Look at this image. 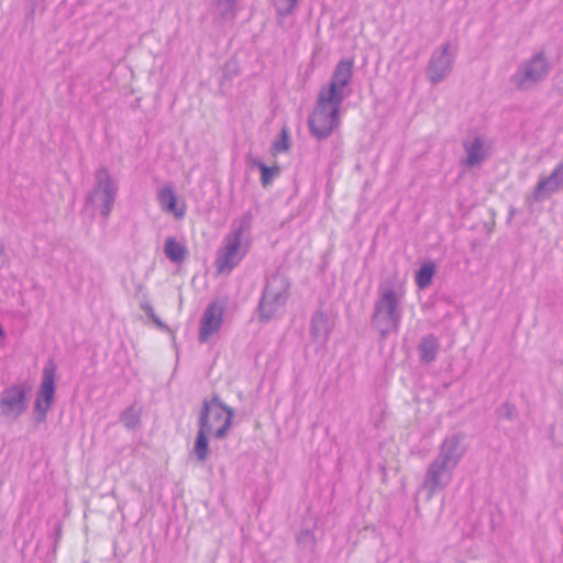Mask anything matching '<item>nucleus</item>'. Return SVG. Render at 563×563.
<instances>
[{
  "label": "nucleus",
  "mask_w": 563,
  "mask_h": 563,
  "mask_svg": "<svg viewBox=\"0 0 563 563\" xmlns=\"http://www.w3.org/2000/svg\"><path fill=\"white\" fill-rule=\"evenodd\" d=\"M515 407L508 402L504 404L500 408V416L511 420L515 416Z\"/></svg>",
  "instance_id": "c85d7f7f"
},
{
  "label": "nucleus",
  "mask_w": 563,
  "mask_h": 563,
  "mask_svg": "<svg viewBox=\"0 0 563 563\" xmlns=\"http://www.w3.org/2000/svg\"><path fill=\"white\" fill-rule=\"evenodd\" d=\"M223 309L217 303H210L200 320L199 342L205 343L208 339L219 331L222 324Z\"/></svg>",
  "instance_id": "4468645a"
},
{
  "label": "nucleus",
  "mask_w": 563,
  "mask_h": 563,
  "mask_svg": "<svg viewBox=\"0 0 563 563\" xmlns=\"http://www.w3.org/2000/svg\"><path fill=\"white\" fill-rule=\"evenodd\" d=\"M164 253L173 263H181L186 258L187 249L175 238L169 236L165 241Z\"/></svg>",
  "instance_id": "aec40b11"
},
{
  "label": "nucleus",
  "mask_w": 563,
  "mask_h": 563,
  "mask_svg": "<svg viewBox=\"0 0 563 563\" xmlns=\"http://www.w3.org/2000/svg\"><path fill=\"white\" fill-rule=\"evenodd\" d=\"M55 376L56 365L51 361L43 368L42 382L37 397L53 401L55 394Z\"/></svg>",
  "instance_id": "dca6fc26"
},
{
  "label": "nucleus",
  "mask_w": 563,
  "mask_h": 563,
  "mask_svg": "<svg viewBox=\"0 0 563 563\" xmlns=\"http://www.w3.org/2000/svg\"><path fill=\"white\" fill-rule=\"evenodd\" d=\"M401 299L402 295L393 286L379 289L371 321L382 339L399 331L402 318Z\"/></svg>",
  "instance_id": "7ed1b4c3"
},
{
  "label": "nucleus",
  "mask_w": 563,
  "mask_h": 563,
  "mask_svg": "<svg viewBox=\"0 0 563 563\" xmlns=\"http://www.w3.org/2000/svg\"><path fill=\"white\" fill-rule=\"evenodd\" d=\"M435 274V266L433 263L423 264L416 273V284L420 289H426L432 283Z\"/></svg>",
  "instance_id": "4be33fe9"
},
{
  "label": "nucleus",
  "mask_w": 563,
  "mask_h": 563,
  "mask_svg": "<svg viewBox=\"0 0 563 563\" xmlns=\"http://www.w3.org/2000/svg\"><path fill=\"white\" fill-rule=\"evenodd\" d=\"M51 406H52L51 400H46L44 398L36 396L35 404H34V411L37 415L36 420L38 422H42L45 420L46 413L51 409Z\"/></svg>",
  "instance_id": "a878e982"
},
{
  "label": "nucleus",
  "mask_w": 563,
  "mask_h": 563,
  "mask_svg": "<svg viewBox=\"0 0 563 563\" xmlns=\"http://www.w3.org/2000/svg\"><path fill=\"white\" fill-rule=\"evenodd\" d=\"M289 142H288V133L284 129L282 131L280 140L276 141L273 145V150L277 153L288 150Z\"/></svg>",
  "instance_id": "cd10ccee"
},
{
  "label": "nucleus",
  "mask_w": 563,
  "mask_h": 563,
  "mask_svg": "<svg viewBox=\"0 0 563 563\" xmlns=\"http://www.w3.org/2000/svg\"><path fill=\"white\" fill-rule=\"evenodd\" d=\"M251 223L250 213L232 222L231 232L225 235L224 245L217 253L216 267L219 274L230 273L247 253V233Z\"/></svg>",
  "instance_id": "f03ea898"
},
{
  "label": "nucleus",
  "mask_w": 563,
  "mask_h": 563,
  "mask_svg": "<svg viewBox=\"0 0 563 563\" xmlns=\"http://www.w3.org/2000/svg\"><path fill=\"white\" fill-rule=\"evenodd\" d=\"M234 410L227 406L218 394L210 399H203L198 416V432L191 454L198 462L205 463L210 454L208 438L223 440L229 435Z\"/></svg>",
  "instance_id": "f257e3e1"
},
{
  "label": "nucleus",
  "mask_w": 563,
  "mask_h": 563,
  "mask_svg": "<svg viewBox=\"0 0 563 563\" xmlns=\"http://www.w3.org/2000/svg\"><path fill=\"white\" fill-rule=\"evenodd\" d=\"M4 338H5V332L2 329V327L0 325V339H4Z\"/></svg>",
  "instance_id": "2f4dec72"
},
{
  "label": "nucleus",
  "mask_w": 563,
  "mask_h": 563,
  "mask_svg": "<svg viewBox=\"0 0 563 563\" xmlns=\"http://www.w3.org/2000/svg\"><path fill=\"white\" fill-rule=\"evenodd\" d=\"M157 200L164 211L174 213L177 219L184 217L185 210L177 209V198L172 187H163L157 194Z\"/></svg>",
  "instance_id": "a211bd4d"
},
{
  "label": "nucleus",
  "mask_w": 563,
  "mask_h": 563,
  "mask_svg": "<svg viewBox=\"0 0 563 563\" xmlns=\"http://www.w3.org/2000/svg\"><path fill=\"white\" fill-rule=\"evenodd\" d=\"M311 539V533L308 530L301 531L298 537V543H303L305 541H308Z\"/></svg>",
  "instance_id": "7c9ffc66"
},
{
  "label": "nucleus",
  "mask_w": 563,
  "mask_h": 563,
  "mask_svg": "<svg viewBox=\"0 0 563 563\" xmlns=\"http://www.w3.org/2000/svg\"><path fill=\"white\" fill-rule=\"evenodd\" d=\"M555 88L560 93H563V70L556 76Z\"/></svg>",
  "instance_id": "c756f323"
},
{
  "label": "nucleus",
  "mask_w": 563,
  "mask_h": 563,
  "mask_svg": "<svg viewBox=\"0 0 563 563\" xmlns=\"http://www.w3.org/2000/svg\"><path fill=\"white\" fill-rule=\"evenodd\" d=\"M298 0H277L276 1V11L279 15L286 16L289 15L294 9L297 7Z\"/></svg>",
  "instance_id": "bb28decb"
},
{
  "label": "nucleus",
  "mask_w": 563,
  "mask_h": 563,
  "mask_svg": "<svg viewBox=\"0 0 563 563\" xmlns=\"http://www.w3.org/2000/svg\"><path fill=\"white\" fill-rule=\"evenodd\" d=\"M463 147L466 153L463 164L468 168L481 165L487 158L485 142L481 136L474 137L473 141H465Z\"/></svg>",
  "instance_id": "2eb2a0df"
},
{
  "label": "nucleus",
  "mask_w": 563,
  "mask_h": 563,
  "mask_svg": "<svg viewBox=\"0 0 563 563\" xmlns=\"http://www.w3.org/2000/svg\"><path fill=\"white\" fill-rule=\"evenodd\" d=\"M330 327L325 313L317 311L311 318V335L320 344H325L329 339Z\"/></svg>",
  "instance_id": "f3484780"
},
{
  "label": "nucleus",
  "mask_w": 563,
  "mask_h": 563,
  "mask_svg": "<svg viewBox=\"0 0 563 563\" xmlns=\"http://www.w3.org/2000/svg\"><path fill=\"white\" fill-rule=\"evenodd\" d=\"M454 470L452 466L434 457L428 465L422 488L428 492V498H432L437 493L445 489L453 479Z\"/></svg>",
  "instance_id": "6e6552de"
},
{
  "label": "nucleus",
  "mask_w": 563,
  "mask_h": 563,
  "mask_svg": "<svg viewBox=\"0 0 563 563\" xmlns=\"http://www.w3.org/2000/svg\"><path fill=\"white\" fill-rule=\"evenodd\" d=\"M560 190H563V161L555 166L549 176L539 178L531 197L534 201L540 202Z\"/></svg>",
  "instance_id": "ddd939ff"
},
{
  "label": "nucleus",
  "mask_w": 563,
  "mask_h": 563,
  "mask_svg": "<svg viewBox=\"0 0 563 563\" xmlns=\"http://www.w3.org/2000/svg\"><path fill=\"white\" fill-rule=\"evenodd\" d=\"M439 347V340L435 335L423 336L418 345L420 361L426 364L432 363L437 358Z\"/></svg>",
  "instance_id": "6ab92c4d"
},
{
  "label": "nucleus",
  "mask_w": 563,
  "mask_h": 563,
  "mask_svg": "<svg viewBox=\"0 0 563 563\" xmlns=\"http://www.w3.org/2000/svg\"><path fill=\"white\" fill-rule=\"evenodd\" d=\"M465 453L466 445L464 444V435L462 433H454L446 437L441 442L435 457L440 461L442 460V462L453 468H456Z\"/></svg>",
  "instance_id": "f8f14e48"
},
{
  "label": "nucleus",
  "mask_w": 563,
  "mask_h": 563,
  "mask_svg": "<svg viewBox=\"0 0 563 563\" xmlns=\"http://www.w3.org/2000/svg\"><path fill=\"white\" fill-rule=\"evenodd\" d=\"M251 164L261 170V183L264 187L271 185L273 179L279 174L278 166L269 167L257 158H252Z\"/></svg>",
  "instance_id": "412c9836"
},
{
  "label": "nucleus",
  "mask_w": 563,
  "mask_h": 563,
  "mask_svg": "<svg viewBox=\"0 0 563 563\" xmlns=\"http://www.w3.org/2000/svg\"><path fill=\"white\" fill-rule=\"evenodd\" d=\"M118 186L106 167H100L95 173V186L87 196V203L100 207V213L108 218L117 199Z\"/></svg>",
  "instance_id": "423d86ee"
},
{
  "label": "nucleus",
  "mask_w": 563,
  "mask_h": 563,
  "mask_svg": "<svg viewBox=\"0 0 563 563\" xmlns=\"http://www.w3.org/2000/svg\"><path fill=\"white\" fill-rule=\"evenodd\" d=\"M549 70L548 59L543 54L539 53L522 63L511 76L510 81L519 90H531L547 78Z\"/></svg>",
  "instance_id": "0eeeda50"
},
{
  "label": "nucleus",
  "mask_w": 563,
  "mask_h": 563,
  "mask_svg": "<svg viewBox=\"0 0 563 563\" xmlns=\"http://www.w3.org/2000/svg\"><path fill=\"white\" fill-rule=\"evenodd\" d=\"M290 283L286 276L274 273L266 279V285L258 303L262 321H269L286 305L289 297Z\"/></svg>",
  "instance_id": "20e7f679"
},
{
  "label": "nucleus",
  "mask_w": 563,
  "mask_h": 563,
  "mask_svg": "<svg viewBox=\"0 0 563 563\" xmlns=\"http://www.w3.org/2000/svg\"><path fill=\"white\" fill-rule=\"evenodd\" d=\"M238 0H217V9L222 20H232L235 16Z\"/></svg>",
  "instance_id": "b1692460"
},
{
  "label": "nucleus",
  "mask_w": 563,
  "mask_h": 563,
  "mask_svg": "<svg viewBox=\"0 0 563 563\" xmlns=\"http://www.w3.org/2000/svg\"><path fill=\"white\" fill-rule=\"evenodd\" d=\"M455 56L450 52V43L435 49L428 63L426 74L432 85L443 81L452 70Z\"/></svg>",
  "instance_id": "9d476101"
},
{
  "label": "nucleus",
  "mask_w": 563,
  "mask_h": 563,
  "mask_svg": "<svg viewBox=\"0 0 563 563\" xmlns=\"http://www.w3.org/2000/svg\"><path fill=\"white\" fill-rule=\"evenodd\" d=\"M353 76V60L342 59L340 60L332 74L331 81L327 88H322L319 93L324 95L328 99L343 102L349 96L345 88L352 80Z\"/></svg>",
  "instance_id": "1a4fd4ad"
},
{
  "label": "nucleus",
  "mask_w": 563,
  "mask_h": 563,
  "mask_svg": "<svg viewBox=\"0 0 563 563\" xmlns=\"http://www.w3.org/2000/svg\"><path fill=\"white\" fill-rule=\"evenodd\" d=\"M140 308L145 312V314L163 331L170 332V329L167 324H165L155 313L154 308L148 301H142L140 303Z\"/></svg>",
  "instance_id": "393cba45"
},
{
  "label": "nucleus",
  "mask_w": 563,
  "mask_h": 563,
  "mask_svg": "<svg viewBox=\"0 0 563 563\" xmlns=\"http://www.w3.org/2000/svg\"><path fill=\"white\" fill-rule=\"evenodd\" d=\"M140 413L141 410L132 405L121 413L120 419L128 429H134L140 423Z\"/></svg>",
  "instance_id": "5701e85b"
},
{
  "label": "nucleus",
  "mask_w": 563,
  "mask_h": 563,
  "mask_svg": "<svg viewBox=\"0 0 563 563\" xmlns=\"http://www.w3.org/2000/svg\"><path fill=\"white\" fill-rule=\"evenodd\" d=\"M26 384H15L5 388L1 394V413L9 419H16L26 410Z\"/></svg>",
  "instance_id": "9b49d317"
},
{
  "label": "nucleus",
  "mask_w": 563,
  "mask_h": 563,
  "mask_svg": "<svg viewBox=\"0 0 563 563\" xmlns=\"http://www.w3.org/2000/svg\"><path fill=\"white\" fill-rule=\"evenodd\" d=\"M341 104V101L330 100L319 93L317 104L308 119L309 130L313 136L324 140L339 126Z\"/></svg>",
  "instance_id": "39448f33"
}]
</instances>
